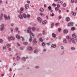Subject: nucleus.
I'll return each instance as SVG.
<instances>
[{
    "instance_id": "2",
    "label": "nucleus",
    "mask_w": 77,
    "mask_h": 77,
    "mask_svg": "<svg viewBox=\"0 0 77 77\" xmlns=\"http://www.w3.org/2000/svg\"><path fill=\"white\" fill-rule=\"evenodd\" d=\"M8 39L9 40H11L12 41V40H15V37L14 36H11L10 37H8Z\"/></svg>"
},
{
    "instance_id": "18",
    "label": "nucleus",
    "mask_w": 77,
    "mask_h": 77,
    "mask_svg": "<svg viewBox=\"0 0 77 77\" xmlns=\"http://www.w3.org/2000/svg\"><path fill=\"white\" fill-rule=\"evenodd\" d=\"M17 61H19L20 59V57L19 56H17Z\"/></svg>"
},
{
    "instance_id": "17",
    "label": "nucleus",
    "mask_w": 77,
    "mask_h": 77,
    "mask_svg": "<svg viewBox=\"0 0 77 77\" xmlns=\"http://www.w3.org/2000/svg\"><path fill=\"white\" fill-rule=\"evenodd\" d=\"M3 17V14H2L1 15H0V20H2Z\"/></svg>"
},
{
    "instance_id": "62",
    "label": "nucleus",
    "mask_w": 77,
    "mask_h": 77,
    "mask_svg": "<svg viewBox=\"0 0 77 77\" xmlns=\"http://www.w3.org/2000/svg\"><path fill=\"white\" fill-rule=\"evenodd\" d=\"M20 49L21 50H23V48L22 47H20Z\"/></svg>"
},
{
    "instance_id": "44",
    "label": "nucleus",
    "mask_w": 77,
    "mask_h": 77,
    "mask_svg": "<svg viewBox=\"0 0 77 77\" xmlns=\"http://www.w3.org/2000/svg\"><path fill=\"white\" fill-rule=\"evenodd\" d=\"M20 11H23L24 8H20Z\"/></svg>"
},
{
    "instance_id": "21",
    "label": "nucleus",
    "mask_w": 77,
    "mask_h": 77,
    "mask_svg": "<svg viewBox=\"0 0 77 77\" xmlns=\"http://www.w3.org/2000/svg\"><path fill=\"white\" fill-rule=\"evenodd\" d=\"M39 10L40 12H44V8H41Z\"/></svg>"
},
{
    "instance_id": "39",
    "label": "nucleus",
    "mask_w": 77,
    "mask_h": 77,
    "mask_svg": "<svg viewBox=\"0 0 77 77\" xmlns=\"http://www.w3.org/2000/svg\"><path fill=\"white\" fill-rule=\"evenodd\" d=\"M66 20H67V21H69V17H67L66 18Z\"/></svg>"
},
{
    "instance_id": "15",
    "label": "nucleus",
    "mask_w": 77,
    "mask_h": 77,
    "mask_svg": "<svg viewBox=\"0 0 77 77\" xmlns=\"http://www.w3.org/2000/svg\"><path fill=\"white\" fill-rule=\"evenodd\" d=\"M2 49L3 50H6V46H4L2 47Z\"/></svg>"
},
{
    "instance_id": "14",
    "label": "nucleus",
    "mask_w": 77,
    "mask_h": 77,
    "mask_svg": "<svg viewBox=\"0 0 77 77\" xmlns=\"http://www.w3.org/2000/svg\"><path fill=\"white\" fill-rule=\"evenodd\" d=\"M56 47V45L55 44H53L51 45V47L52 48H55Z\"/></svg>"
},
{
    "instance_id": "38",
    "label": "nucleus",
    "mask_w": 77,
    "mask_h": 77,
    "mask_svg": "<svg viewBox=\"0 0 77 77\" xmlns=\"http://www.w3.org/2000/svg\"><path fill=\"white\" fill-rule=\"evenodd\" d=\"M43 24H45L46 23H47V21L45 20L43 22Z\"/></svg>"
},
{
    "instance_id": "13",
    "label": "nucleus",
    "mask_w": 77,
    "mask_h": 77,
    "mask_svg": "<svg viewBox=\"0 0 77 77\" xmlns=\"http://www.w3.org/2000/svg\"><path fill=\"white\" fill-rule=\"evenodd\" d=\"M72 41L73 44H75V41L74 40V39L73 38H72Z\"/></svg>"
},
{
    "instance_id": "25",
    "label": "nucleus",
    "mask_w": 77,
    "mask_h": 77,
    "mask_svg": "<svg viewBox=\"0 0 77 77\" xmlns=\"http://www.w3.org/2000/svg\"><path fill=\"white\" fill-rule=\"evenodd\" d=\"M72 15H73L74 17H75V15H76L75 13H74V12H73V11L72 12Z\"/></svg>"
},
{
    "instance_id": "29",
    "label": "nucleus",
    "mask_w": 77,
    "mask_h": 77,
    "mask_svg": "<svg viewBox=\"0 0 77 77\" xmlns=\"http://www.w3.org/2000/svg\"><path fill=\"white\" fill-rule=\"evenodd\" d=\"M50 16H51V17H54V14L52 13L50 14Z\"/></svg>"
},
{
    "instance_id": "61",
    "label": "nucleus",
    "mask_w": 77,
    "mask_h": 77,
    "mask_svg": "<svg viewBox=\"0 0 77 77\" xmlns=\"http://www.w3.org/2000/svg\"><path fill=\"white\" fill-rule=\"evenodd\" d=\"M58 18L59 20H60V19H61V18H62V17L61 16H59Z\"/></svg>"
},
{
    "instance_id": "1",
    "label": "nucleus",
    "mask_w": 77,
    "mask_h": 77,
    "mask_svg": "<svg viewBox=\"0 0 77 77\" xmlns=\"http://www.w3.org/2000/svg\"><path fill=\"white\" fill-rule=\"evenodd\" d=\"M4 17L5 19V20H10V19L11 18L10 16H7L6 15H5Z\"/></svg>"
},
{
    "instance_id": "43",
    "label": "nucleus",
    "mask_w": 77,
    "mask_h": 77,
    "mask_svg": "<svg viewBox=\"0 0 77 77\" xmlns=\"http://www.w3.org/2000/svg\"><path fill=\"white\" fill-rule=\"evenodd\" d=\"M21 38H22V39L23 41H24L25 39H24V38L23 37H21Z\"/></svg>"
},
{
    "instance_id": "20",
    "label": "nucleus",
    "mask_w": 77,
    "mask_h": 77,
    "mask_svg": "<svg viewBox=\"0 0 77 77\" xmlns=\"http://www.w3.org/2000/svg\"><path fill=\"white\" fill-rule=\"evenodd\" d=\"M5 27H1L0 28V30L1 31H3V30H5Z\"/></svg>"
},
{
    "instance_id": "51",
    "label": "nucleus",
    "mask_w": 77,
    "mask_h": 77,
    "mask_svg": "<svg viewBox=\"0 0 77 77\" xmlns=\"http://www.w3.org/2000/svg\"><path fill=\"white\" fill-rule=\"evenodd\" d=\"M40 14L41 16V17H42V16H43L44 15V14H42V13H40Z\"/></svg>"
},
{
    "instance_id": "53",
    "label": "nucleus",
    "mask_w": 77,
    "mask_h": 77,
    "mask_svg": "<svg viewBox=\"0 0 77 77\" xmlns=\"http://www.w3.org/2000/svg\"><path fill=\"white\" fill-rule=\"evenodd\" d=\"M29 41L30 42H31V41H32V38H29Z\"/></svg>"
},
{
    "instance_id": "10",
    "label": "nucleus",
    "mask_w": 77,
    "mask_h": 77,
    "mask_svg": "<svg viewBox=\"0 0 77 77\" xmlns=\"http://www.w3.org/2000/svg\"><path fill=\"white\" fill-rule=\"evenodd\" d=\"M52 37H53L54 38H55V37H56V36H57V35H56V34L54 33H53L52 34Z\"/></svg>"
},
{
    "instance_id": "24",
    "label": "nucleus",
    "mask_w": 77,
    "mask_h": 77,
    "mask_svg": "<svg viewBox=\"0 0 77 77\" xmlns=\"http://www.w3.org/2000/svg\"><path fill=\"white\" fill-rule=\"evenodd\" d=\"M61 50H65V48H64V47L63 46H61Z\"/></svg>"
},
{
    "instance_id": "19",
    "label": "nucleus",
    "mask_w": 77,
    "mask_h": 77,
    "mask_svg": "<svg viewBox=\"0 0 77 77\" xmlns=\"http://www.w3.org/2000/svg\"><path fill=\"white\" fill-rule=\"evenodd\" d=\"M72 36L73 38H77V36L75 35V33H73L72 34Z\"/></svg>"
},
{
    "instance_id": "55",
    "label": "nucleus",
    "mask_w": 77,
    "mask_h": 77,
    "mask_svg": "<svg viewBox=\"0 0 77 77\" xmlns=\"http://www.w3.org/2000/svg\"><path fill=\"white\" fill-rule=\"evenodd\" d=\"M37 51H38V50H35L34 51V52L35 53H36Z\"/></svg>"
},
{
    "instance_id": "42",
    "label": "nucleus",
    "mask_w": 77,
    "mask_h": 77,
    "mask_svg": "<svg viewBox=\"0 0 77 77\" xmlns=\"http://www.w3.org/2000/svg\"><path fill=\"white\" fill-rule=\"evenodd\" d=\"M54 26V23H53L51 25V28H52Z\"/></svg>"
},
{
    "instance_id": "48",
    "label": "nucleus",
    "mask_w": 77,
    "mask_h": 77,
    "mask_svg": "<svg viewBox=\"0 0 77 77\" xmlns=\"http://www.w3.org/2000/svg\"><path fill=\"white\" fill-rule=\"evenodd\" d=\"M71 30H75V27H72L71 28Z\"/></svg>"
},
{
    "instance_id": "52",
    "label": "nucleus",
    "mask_w": 77,
    "mask_h": 77,
    "mask_svg": "<svg viewBox=\"0 0 77 77\" xmlns=\"http://www.w3.org/2000/svg\"><path fill=\"white\" fill-rule=\"evenodd\" d=\"M58 30V32H60V31H61V28H59Z\"/></svg>"
},
{
    "instance_id": "16",
    "label": "nucleus",
    "mask_w": 77,
    "mask_h": 77,
    "mask_svg": "<svg viewBox=\"0 0 77 77\" xmlns=\"http://www.w3.org/2000/svg\"><path fill=\"white\" fill-rule=\"evenodd\" d=\"M16 38H17L18 39H20V36L17 34L16 35Z\"/></svg>"
},
{
    "instance_id": "33",
    "label": "nucleus",
    "mask_w": 77,
    "mask_h": 77,
    "mask_svg": "<svg viewBox=\"0 0 77 77\" xmlns=\"http://www.w3.org/2000/svg\"><path fill=\"white\" fill-rule=\"evenodd\" d=\"M32 30H35L36 29V28H35V27H32Z\"/></svg>"
},
{
    "instance_id": "45",
    "label": "nucleus",
    "mask_w": 77,
    "mask_h": 77,
    "mask_svg": "<svg viewBox=\"0 0 77 77\" xmlns=\"http://www.w3.org/2000/svg\"><path fill=\"white\" fill-rule=\"evenodd\" d=\"M42 45L43 47H45V43H44V42L43 43H42Z\"/></svg>"
},
{
    "instance_id": "3",
    "label": "nucleus",
    "mask_w": 77,
    "mask_h": 77,
    "mask_svg": "<svg viewBox=\"0 0 77 77\" xmlns=\"http://www.w3.org/2000/svg\"><path fill=\"white\" fill-rule=\"evenodd\" d=\"M26 59H28V57L27 56L26 57H23L22 58V60H23V62H25V61H26Z\"/></svg>"
},
{
    "instance_id": "63",
    "label": "nucleus",
    "mask_w": 77,
    "mask_h": 77,
    "mask_svg": "<svg viewBox=\"0 0 77 77\" xmlns=\"http://www.w3.org/2000/svg\"><path fill=\"white\" fill-rule=\"evenodd\" d=\"M9 51H11V48H10L8 49Z\"/></svg>"
},
{
    "instance_id": "34",
    "label": "nucleus",
    "mask_w": 77,
    "mask_h": 77,
    "mask_svg": "<svg viewBox=\"0 0 77 77\" xmlns=\"http://www.w3.org/2000/svg\"><path fill=\"white\" fill-rule=\"evenodd\" d=\"M39 41H41V42H43V40L42 39V38H40L39 39Z\"/></svg>"
},
{
    "instance_id": "59",
    "label": "nucleus",
    "mask_w": 77,
    "mask_h": 77,
    "mask_svg": "<svg viewBox=\"0 0 77 77\" xmlns=\"http://www.w3.org/2000/svg\"><path fill=\"white\" fill-rule=\"evenodd\" d=\"M71 3H74V0H71Z\"/></svg>"
},
{
    "instance_id": "64",
    "label": "nucleus",
    "mask_w": 77,
    "mask_h": 77,
    "mask_svg": "<svg viewBox=\"0 0 77 77\" xmlns=\"http://www.w3.org/2000/svg\"><path fill=\"white\" fill-rule=\"evenodd\" d=\"M43 51H46V49H43Z\"/></svg>"
},
{
    "instance_id": "7",
    "label": "nucleus",
    "mask_w": 77,
    "mask_h": 77,
    "mask_svg": "<svg viewBox=\"0 0 77 77\" xmlns=\"http://www.w3.org/2000/svg\"><path fill=\"white\" fill-rule=\"evenodd\" d=\"M22 16L24 18H27V16L26 15V14L25 13H23L22 14Z\"/></svg>"
},
{
    "instance_id": "9",
    "label": "nucleus",
    "mask_w": 77,
    "mask_h": 77,
    "mask_svg": "<svg viewBox=\"0 0 77 77\" xmlns=\"http://www.w3.org/2000/svg\"><path fill=\"white\" fill-rule=\"evenodd\" d=\"M29 5L28 4H26L25 5V8L26 9H29Z\"/></svg>"
},
{
    "instance_id": "27",
    "label": "nucleus",
    "mask_w": 77,
    "mask_h": 77,
    "mask_svg": "<svg viewBox=\"0 0 77 77\" xmlns=\"http://www.w3.org/2000/svg\"><path fill=\"white\" fill-rule=\"evenodd\" d=\"M36 39H34V40L33 41V42L35 44H36L37 42L36 41Z\"/></svg>"
},
{
    "instance_id": "50",
    "label": "nucleus",
    "mask_w": 77,
    "mask_h": 77,
    "mask_svg": "<svg viewBox=\"0 0 77 77\" xmlns=\"http://www.w3.org/2000/svg\"><path fill=\"white\" fill-rule=\"evenodd\" d=\"M10 30L11 31V32H13V29L12 28H10Z\"/></svg>"
},
{
    "instance_id": "26",
    "label": "nucleus",
    "mask_w": 77,
    "mask_h": 77,
    "mask_svg": "<svg viewBox=\"0 0 77 77\" xmlns=\"http://www.w3.org/2000/svg\"><path fill=\"white\" fill-rule=\"evenodd\" d=\"M68 30L66 29H65L64 30V33H68Z\"/></svg>"
},
{
    "instance_id": "22",
    "label": "nucleus",
    "mask_w": 77,
    "mask_h": 77,
    "mask_svg": "<svg viewBox=\"0 0 77 77\" xmlns=\"http://www.w3.org/2000/svg\"><path fill=\"white\" fill-rule=\"evenodd\" d=\"M60 8H59L57 7L55 8V11H59V10Z\"/></svg>"
},
{
    "instance_id": "6",
    "label": "nucleus",
    "mask_w": 77,
    "mask_h": 77,
    "mask_svg": "<svg viewBox=\"0 0 77 77\" xmlns=\"http://www.w3.org/2000/svg\"><path fill=\"white\" fill-rule=\"evenodd\" d=\"M30 30H31V27H29L27 30V32L29 33H31V31H30Z\"/></svg>"
},
{
    "instance_id": "60",
    "label": "nucleus",
    "mask_w": 77,
    "mask_h": 77,
    "mask_svg": "<svg viewBox=\"0 0 77 77\" xmlns=\"http://www.w3.org/2000/svg\"><path fill=\"white\" fill-rule=\"evenodd\" d=\"M56 26H59V23H57L55 24Z\"/></svg>"
},
{
    "instance_id": "56",
    "label": "nucleus",
    "mask_w": 77,
    "mask_h": 77,
    "mask_svg": "<svg viewBox=\"0 0 77 77\" xmlns=\"http://www.w3.org/2000/svg\"><path fill=\"white\" fill-rule=\"evenodd\" d=\"M15 30L17 31H18V28H16L15 29Z\"/></svg>"
},
{
    "instance_id": "5",
    "label": "nucleus",
    "mask_w": 77,
    "mask_h": 77,
    "mask_svg": "<svg viewBox=\"0 0 77 77\" xmlns=\"http://www.w3.org/2000/svg\"><path fill=\"white\" fill-rule=\"evenodd\" d=\"M37 20L39 22V23H41V21H42V19L39 17H37Z\"/></svg>"
},
{
    "instance_id": "23",
    "label": "nucleus",
    "mask_w": 77,
    "mask_h": 77,
    "mask_svg": "<svg viewBox=\"0 0 77 77\" xmlns=\"http://www.w3.org/2000/svg\"><path fill=\"white\" fill-rule=\"evenodd\" d=\"M68 42H72V38H71L68 39Z\"/></svg>"
},
{
    "instance_id": "37",
    "label": "nucleus",
    "mask_w": 77,
    "mask_h": 77,
    "mask_svg": "<svg viewBox=\"0 0 77 77\" xmlns=\"http://www.w3.org/2000/svg\"><path fill=\"white\" fill-rule=\"evenodd\" d=\"M66 38L67 39H69V38H71V37L69 36L68 35H67L66 36Z\"/></svg>"
},
{
    "instance_id": "54",
    "label": "nucleus",
    "mask_w": 77,
    "mask_h": 77,
    "mask_svg": "<svg viewBox=\"0 0 77 77\" xmlns=\"http://www.w3.org/2000/svg\"><path fill=\"white\" fill-rule=\"evenodd\" d=\"M1 27H5V25H4V24H2L1 25Z\"/></svg>"
},
{
    "instance_id": "30",
    "label": "nucleus",
    "mask_w": 77,
    "mask_h": 77,
    "mask_svg": "<svg viewBox=\"0 0 77 77\" xmlns=\"http://www.w3.org/2000/svg\"><path fill=\"white\" fill-rule=\"evenodd\" d=\"M30 17V15L29 14H28L26 15V17H27L28 18H29Z\"/></svg>"
},
{
    "instance_id": "41",
    "label": "nucleus",
    "mask_w": 77,
    "mask_h": 77,
    "mask_svg": "<svg viewBox=\"0 0 77 77\" xmlns=\"http://www.w3.org/2000/svg\"><path fill=\"white\" fill-rule=\"evenodd\" d=\"M63 7H65L66 6V4L65 3H64L63 4Z\"/></svg>"
},
{
    "instance_id": "31",
    "label": "nucleus",
    "mask_w": 77,
    "mask_h": 77,
    "mask_svg": "<svg viewBox=\"0 0 77 77\" xmlns=\"http://www.w3.org/2000/svg\"><path fill=\"white\" fill-rule=\"evenodd\" d=\"M3 42V40L2 39H0V43L1 44H2Z\"/></svg>"
},
{
    "instance_id": "36",
    "label": "nucleus",
    "mask_w": 77,
    "mask_h": 77,
    "mask_svg": "<svg viewBox=\"0 0 77 77\" xmlns=\"http://www.w3.org/2000/svg\"><path fill=\"white\" fill-rule=\"evenodd\" d=\"M7 47H8V48H9V47H11V45L7 44Z\"/></svg>"
},
{
    "instance_id": "40",
    "label": "nucleus",
    "mask_w": 77,
    "mask_h": 77,
    "mask_svg": "<svg viewBox=\"0 0 77 77\" xmlns=\"http://www.w3.org/2000/svg\"><path fill=\"white\" fill-rule=\"evenodd\" d=\"M27 44H28V43H27V42H24L23 43V45H27Z\"/></svg>"
},
{
    "instance_id": "35",
    "label": "nucleus",
    "mask_w": 77,
    "mask_h": 77,
    "mask_svg": "<svg viewBox=\"0 0 77 77\" xmlns=\"http://www.w3.org/2000/svg\"><path fill=\"white\" fill-rule=\"evenodd\" d=\"M52 6H54V7H56V6H57V5L56 4H54V3H53L52 4Z\"/></svg>"
},
{
    "instance_id": "47",
    "label": "nucleus",
    "mask_w": 77,
    "mask_h": 77,
    "mask_svg": "<svg viewBox=\"0 0 77 77\" xmlns=\"http://www.w3.org/2000/svg\"><path fill=\"white\" fill-rule=\"evenodd\" d=\"M63 42H64V43H66V39H64Z\"/></svg>"
},
{
    "instance_id": "58",
    "label": "nucleus",
    "mask_w": 77,
    "mask_h": 77,
    "mask_svg": "<svg viewBox=\"0 0 77 77\" xmlns=\"http://www.w3.org/2000/svg\"><path fill=\"white\" fill-rule=\"evenodd\" d=\"M45 33V31H43V35H44Z\"/></svg>"
},
{
    "instance_id": "8",
    "label": "nucleus",
    "mask_w": 77,
    "mask_h": 77,
    "mask_svg": "<svg viewBox=\"0 0 77 77\" xmlns=\"http://www.w3.org/2000/svg\"><path fill=\"white\" fill-rule=\"evenodd\" d=\"M30 33V36L31 38H34V35H33V33L31 32L30 33Z\"/></svg>"
},
{
    "instance_id": "46",
    "label": "nucleus",
    "mask_w": 77,
    "mask_h": 77,
    "mask_svg": "<svg viewBox=\"0 0 77 77\" xmlns=\"http://www.w3.org/2000/svg\"><path fill=\"white\" fill-rule=\"evenodd\" d=\"M48 9L49 10H50L51 9V7L50 6H49L48 7Z\"/></svg>"
},
{
    "instance_id": "49",
    "label": "nucleus",
    "mask_w": 77,
    "mask_h": 77,
    "mask_svg": "<svg viewBox=\"0 0 77 77\" xmlns=\"http://www.w3.org/2000/svg\"><path fill=\"white\" fill-rule=\"evenodd\" d=\"M17 46H18L19 47H20V46H21V45H20V44H19L18 43H17Z\"/></svg>"
},
{
    "instance_id": "32",
    "label": "nucleus",
    "mask_w": 77,
    "mask_h": 77,
    "mask_svg": "<svg viewBox=\"0 0 77 77\" xmlns=\"http://www.w3.org/2000/svg\"><path fill=\"white\" fill-rule=\"evenodd\" d=\"M71 49L72 50H75V48L74 47H72L71 48Z\"/></svg>"
},
{
    "instance_id": "57",
    "label": "nucleus",
    "mask_w": 77,
    "mask_h": 77,
    "mask_svg": "<svg viewBox=\"0 0 77 77\" xmlns=\"http://www.w3.org/2000/svg\"><path fill=\"white\" fill-rule=\"evenodd\" d=\"M57 8H59L60 6V5L59 4H57Z\"/></svg>"
},
{
    "instance_id": "12",
    "label": "nucleus",
    "mask_w": 77,
    "mask_h": 77,
    "mask_svg": "<svg viewBox=\"0 0 77 77\" xmlns=\"http://www.w3.org/2000/svg\"><path fill=\"white\" fill-rule=\"evenodd\" d=\"M68 25L69 26H73V23L70 22L68 23Z\"/></svg>"
},
{
    "instance_id": "11",
    "label": "nucleus",
    "mask_w": 77,
    "mask_h": 77,
    "mask_svg": "<svg viewBox=\"0 0 77 77\" xmlns=\"http://www.w3.org/2000/svg\"><path fill=\"white\" fill-rule=\"evenodd\" d=\"M28 50L29 51H32V47L29 46L28 48Z\"/></svg>"
},
{
    "instance_id": "28",
    "label": "nucleus",
    "mask_w": 77,
    "mask_h": 77,
    "mask_svg": "<svg viewBox=\"0 0 77 77\" xmlns=\"http://www.w3.org/2000/svg\"><path fill=\"white\" fill-rule=\"evenodd\" d=\"M35 69H39V68H40V67L39 66H36L35 67Z\"/></svg>"
},
{
    "instance_id": "4",
    "label": "nucleus",
    "mask_w": 77,
    "mask_h": 77,
    "mask_svg": "<svg viewBox=\"0 0 77 77\" xmlns=\"http://www.w3.org/2000/svg\"><path fill=\"white\" fill-rule=\"evenodd\" d=\"M18 17L20 19H23V15L21 14H20L18 15Z\"/></svg>"
}]
</instances>
